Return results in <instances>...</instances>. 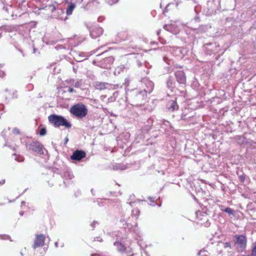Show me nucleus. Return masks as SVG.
<instances>
[{"label":"nucleus","instance_id":"14","mask_svg":"<svg viewBox=\"0 0 256 256\" xmlns=\"http://www.w3.org/2000/svg\"><path fill=\"white\" fill-rule=\"evenodd\" d=\"M250 256H256V241L252 245Z\"/></svg>","mask_w":256,"mask_h":256},{"label":"nucleus","instance_id":"18","mask_svg":"<svg viewBox=\"0 0 256 256\" xmlns=\"http://www.w3.org/2000/svg\"><path fill=\"white\" fill-rule=\"evenodd\" d=\"M15 159L16 160H17L18 162H23L24 160V157H22V156H16Z\"/></svg>","mask_w":256,"mask_h":256},{"label":"nucleus","instance_id":"10","mask_svg":"<svg viewBox=\"0 0 256 256\" xmlns=\"http://www.w3.org/2000/svg\"><path fill=\"white\" fill-rule=\"evenodd\" d=\"M166 108L169 112H174L178 109V106L176 100H170L166 104Z\"/></svg>","mask_w":256,"mask_h":256},{"label":"nucleus","instance_id":"11","mask_svg":"<svg viewBox=\"0 0 256 256\" xmlns=\"http://www.w3.org/2000/svg\"><path fill=\"white\" fill-rule=\"evenodd\" d=\"M108 84L103 82H100L96 84V88L100 90H104L108 88Z\"/></svg>","mask_w":256,"mask_h":256},{"label":"nucleus","instance_id":"4","mask_svg":"<svg viewBox=\"0 0 256 256\" xmlns=\"http://www.w3.org/2000/svg\"><path fill=\"white\" fill-rule=\"evenodd\" d=\"M234 237L236 240V244H237L239 248L244 250L246 248L247 242V238L244 235H236Z\"/></svg>","mask_w":256,"mask_h":256},{"label":"nucleus","instance_id":"26","mask_svg":"<svg viewBox=\"0 0 256 256\" xmlns=\"http://www.w3.org/2000/svg\"><path fill=\"white\" fill-rule=\"evenodd\" d=\"M68 141V138H66V143Z\"/></svg>","mask_w":256,"mask_h":256},{"label":"nucleus","instance_id":"23","mask_svg":"<svg viewBox=\"0 0 256 256\" xmlns=\"http://www.w3.org/2000/svg\"><path fill=\"white\" fill-rule=\"evenodd\" d=\"M68 92H70V93H72L74 92H75L76 91L74 90V88L70 87L68 89Z\"/></svg>","mask_w":256,"mask_h":256},{"label":"nucleus","instance_id":"12","mask_svg":"<svg viewBox=\"0 0 256 256\" xmlns=\"http://www.w3.org/2000/svg\"><path fill=\"white\" fill-rule=\"evenodd\" d=\"M76 6L74 4H70L66 8V13L68 15H70L72 14V11L75 8Z\"/></svg>","mask_w":256,"mask_h":256},{"label":"nucleus","instance_id":"22","mask_svg":"<svg viewBox=\"0 0 256 256\" xmlns=\"http://www.w3.org/2000/svg\"><path fill=\"white\" fill-rule=\"evenodd\" d=\"M75 88H78L80 86V83L78 82H76L74 85Z\"/></svg>","mask_w":256,"mask_h":256},{"label":"nucleus","instance_id":"7","mask_svg":"<svg viewBox=\"0 0 256 256\" xmlns=\"http://www.w3.org/2000/svg\"><path fill=\"white\" fill-rule=\"evenodd\" d=\"M86 156V153L82 150H76L70 156V159L74 160L80 161Z\"/></svg>","mask_w":256,"mask_h":256},{"label":"nucleus","instance_id":"20","mask_svg":"<svg viewBox=\"0 0 256 256\" xmlns=\"http://www.w3.org/2000/svg\"><path fill=\"white\" fill-rule=\"evenodd\" d=\"M120 36H125L124 38L122 39L123 40H125L128 38V36L126 32H122L120 34Z\"/></svg>","mask_w":256,"mask_h":256},{"label":"nucleus","instance_id":"2","mask_svg":"<svg viewBox=\"0 0 256 256\" xmlns=\"http://www.w3.org/2000/svg\"><path fill=\"white\" fill-rule=\"evenodd\" d=\"M48 121L50 123L54 124L56 127L64 126L66 128H70L72 126L70 122L61 116L56 114H51L48 117Z\"/></svg>","mask_w":256,"mask_h":256},{"label":"nucleus","instance_id":"25","mask_svg":"<svg viewBox=\"0 0 256 256\" xmlns=\"http://www.w3.org/2000/svg\"><path fill=\"white\" fill-rule=\"evenodd\" d=\"M91 256H98V255L97 254H92Z\"/></svg>","mask_w":256,"mask_h":256},{"label":"nucleus","instance_id":"28","mask_svg":"<svg viewBox=\"0 0 256 256\" xmlns=\"http://www.w3.org/2000/svg\"><path fill=\"white\" fill-rule=\"evenodd\" d=\"M243 256H250V255H248V256H245V255H244Z\"/></svg>","mask_w":256,"mask_h":256},{"label":"nucleus","instance_id":"13","mask_svg":"<svg viewBox=\"0 0 256 256\" xmlns=\"http://www.w3.org/2000/svg\"><path fill=\"white\" fill-rule=\"evenodd\" d=\"M114 245L118 247L120 251L124 252L126 250V247L119 242H114Z\"/></svg>","mask_w":256,"mask_h":256},{"label":"nucleus","instance_id":"19","mask_svg":"<svg viewBox=\"0 0 256 256\" xmlns=\"http://www.w3.org/2000/svg\"><path fill=\"white\" fill-rule=\"evenodd\" d=\"M246 174H242L239 176V178L242 182H244L246 179Z\"/></svg>","mask_w":256,"mask_h":256},{"label":"nucleus","instance_id":"3","mask_svg":"<svg viewBox=\"0 0 256 256\" xmlns=\"http://www.w3.org/2000/svg\"><path fill=\"white\" fill-rule=\"evenodd\" d=\"M26 148L28 150H32L40 154H43V146L38 141H32L26 144Z\"/></svg>","mask_w":256,"mask_h":256},{"label":"nucleus","instance_id":"17","mask_svg":"<svg viewBox=\"0 0 256 256\" xmlns=\"http://www.w3.org/2000/svg\"><path fill=\"white\" fill-rule=\"evenodd\" d=\"M46 130L45 128H42L40 131V136H44L46 134Z\"/></svg>","mask_w":256,"mask_h":256},{"label":"nucleus","instance_id":"8","mask_svg":"<svg viewBox=\"0 0 256 256\" xmlns=\"http://www.w3.org/2000/svg\"><path fill=\"white\" fill-rule=\"evenodd\" d=\"M103 29L98 26H93L90 28V35L94 38L99 37L103 33Z\"/></svg>","mask_w":256,"mask_h":256},{"label":"nucleus","instance_id":"5","mask_svg":"<svg viewBox=\"0 0 256 256\" xmlns=\"http://www.w3.org/2000/svg\"><path fill=\"white\" fill-rule=\"evenodd\" d=\"M46 236L42 234H38L36 235V239L32 245L34 248L42 246L44 244Z\"/></svg>","mask_w":256,"mask_h":256},{"label":"nucleus","instance_id":"21","mask_svg":"<svg viewBox=\"0 0 256 256\" xmlns=\"http://www.w3.org/2000/svg\"><path fill=\"white\" fill-rule=\"evenodd\" d=\"M224 247L226 248H231V244L230 242H226L224 244Z\"/></svg>","mask_w":256,"mask_h":256},{"label":"nucleus","instance_id":"1","mask_svg":"<svg viewBox=\"0 0 256 256\" xmlns=\"http://www.w3.org/2000/svg\"><path fill=\"white\" fill-rule=\"evenodd\" d=\"M70 113L78 118H82L88 114V110L82 103H78L72 106L70 109Z\"/></svg>","mask_w":256,"mask_h":256},{"label":"nucleus","instance_id":"15","mask_svg":"<svg viewBox=\"0 0 256 256\" xmlns=\"http://www.w3.org/2000/svg\"><path fill=\"white\" fill-rule=\"evenodd\" d=\"M6 75L4 64H0V77H4Z\"/></svg>","mask_w":256,"mask_h":256},{"label":"nucleus","instance_id":"27","mask_svg":"<svg viewBox=\"0 0 256 256\" xmlns=\"http://www.w3.org/2000/svg\"><path fill=\"white\" fill-rule=\"evenodd\" d=\"M22 204H24V206H25V205H26V202H22Z\"/></svg>","mask_w":256,"mask_h":256},{"label":"nucleus","instance_id":"9","mask_svg":"<svg viewBox=\"0 0 256 256\" xmlns=\"http://www.w3.org/2000/svg\"><path fill=\"white\" fill-rule=\"evenodd\" d=\"M175 76L177 82L180 84H185L186 82V76L182 70H178L175 72Z\"/></svg>","mask_w":256,"mask_h":256},{"label":"nucleus","instance_id":"24","mask_svg":"<svg viewBox=\"0 0 256 256\" xmlns=\"http://www.w3.org/2000/svg\"><path fill=\"white\" fill-rule=\"evenodd\" d=\"M16 133H18H18H19V131H18V130H17V129H15V130H14V132H16Z\"/></svg>","mask_w":256,"mask_h":256},{"label":"nucleus","instance_id":"6","mask_svg":"<svg viewBox=\"0 0 256 256\" xmlns=\"http://www.w3.org/2000/svg\"><path fill=\"white\" fill-rule=\"evenodd\" d=\"M198 222L202 225L207 226L208 222V217L205 212L198 211L196 212Z\"/></svg>","mask_w":256,"mask_h":256},{"label":"nucleus","instance_id":"16","mask_svg":"<svg viewBox=\"0 0 256 256\" xmlns=\"http://www.w3.org/2000/svg\"><path fill=\"white\" fill-rule=\"evenodd\" d=\"M223 210L229 214H234V210L230 208H226Z\"/></svg>","mask_w":256,"mask_h":256}]
</instances>
